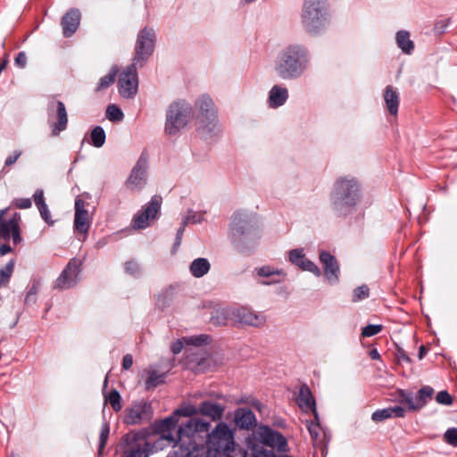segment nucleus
Segmentation results:
<instances>
[{"mask_svg":"<svg viewBox=\"0 0 457 457\" xmlns=\"http://www.w3.org/2000/svg\"><path fill=\"white\" fill-rule=\"evenodd\" d=\"M110 434V428L106 422H104L101 427L100 436H99V445L98 452L101 454L104 449L105 448L108 437Z\"/></svg>","mask_w":457,"mask_h":457,"instance_id":"obj_39","label":"nucleus"},{"mask_svg":"<svg viewBox=\"0 0 457 457\" xmlns=\"http://www.w3.org/2000/svg\"><path fill=\"white\" fill-rule=\"evenodd\" d=\"M200 113L197 117V129L204 135H210L219 130V123L212 100L209 96H202L198 101Z\"/></svg>","mask_w":457,"mask_h":457,"instance_id":"obj_4","label":"nucleus"},{"mask_svg":"<svg viewBox=\"0 0 457 457\" xmlns=\"http://www.w3.org/2000/svg\"><path fill=\"white\" fill-rule=\"evenodd\" d=\"M306 427L309 430L311 436L313 439H317L320 435V426L313 421H306Z\"/></svg>","mask_w":457,"mask_h":457,"instance_id":"obj_53","label":"nucleus"},{"mask_svg":"<svg viewBox=\"0 0 457 457\" xmlns=\"http://www.w3.org/2000/svg\"><path fill=\"white\" fill-rule=\"evenodd\" d=\"M135 63L129 66L121 74L119 79V91L123 97L133 96L137 90V75Z\"/></svg>","mask_w":457,"mask_h":457,"instance_id":"obj_14","label":"nucleus"},{"mask_svg":"<svg viewBox=\"0 0 457 457\" xmlns=\"http://www.w3.org/2000/svg\"><path fill=\"white\" fill-rule=\"evenodd\" d=\"M162 199L159 195H154L150 202L134 216L133 224L136 228H145L154 220L161 209Z\"/></svg>","mask_w":457,"mask_h":457,"instance_id":"obj_9","label":"nucleus"},{"mask_svg":"<svg viewBox=\"0 0 457 457\" xmlns=\"http://www.w3.org/2000/svg\"><path fill=\"white\" fill-rule=\"evenodd\" d=\"M106 400L109 402L111 406L115 411H119L121 409L120 395L117 390H112L109 393Z\"/></svg>","mask_w":457,"mask_h":457,"instance_id":"obj_42","label":"nucleus"},{"mask_svg":"<svg viewBox=\"0 0 457 457\" xmlns=\"http://www.w3.org/2000/svg\"><path fill=\"white\" fill-rule=\"evenodd\" d=\"M92 218L86 209V203L80 198L75 201L74 229L86 237L91 226ZM85 238H83L84 240Z\"/></svg>","mask_w":457,"mask_h":457,"instance_id":"obj_15","label":"nucleus"},{"mask_svg":"<svg viewBox=\"0 0 457 457\" xmlns=\"http://www.w3.org/2000/svg\"><path fill=\"white\" fill-rule=\"evenodd\" d=\"M106 117L112 121H120L123 119V112L114 104H111L106 109Z\"/></svg>","mask_w":457,"mask_h":457,"instance_id":"obj_40","label":"nucleus"},{"mask_svg":"<svg viewBox=\"0 0 457 457\" xmlns=\"http://www.w3.org/2000/svg\"><path fill=\"white\" fill-rule=\"evenodd\" d=\"M370 296V288L367 285L360 286L352 292V301L357 303Z\"/></svg>","mask_w":457,"mask_h":457,"instance_id":"obj_37","label":"nucleus"},{"mask_svg":"<svg viewBox=\"0 0 457 457\" xmlns=\"http://www.w3.org/2000/svg\"><path fill=\"white\" fill-rule=\"evenodd\" d=\"M27 63V56L25 53L20 52L15 58V64L21 68H24Z\"/></svg>","mask_w":457,"mask_h":457,"instance_id":"obj_57","label":"nucleus"},{"mask_svg":"<svg viewBox=\"0 0 457 457\" xmlns=\"http://www.w3.org/2000/svg\"><path fill=\"white\" fill-rule=\"evenodd\" d=\"M384 101L390 114L396 116L399 107V94L392 86H387L384 91Z\"/></svg>","mask_w":457,"mask_h":457,"instance_id":"obj_24","label":"nucleus"},{"mask_svg":"<svg viewBox=\"0 0 457 457\" xmlns=\"http://www.w3.org/2000/svg\"><path fill=\"white\" fill-rule=\"evenodd\" d=\"M398 46L405 54H411L414 48L413 42L410 39V33L406 30H400L396 34Z\"/></svg>","mask_w":457,"mask_h":457,"instance_id":"obj_31","label":"nucleus"},{"mask_svg":"<svg viewBox=\"0 0 457 457\" xmlns=\"http://www.w3.org/2000/svg\"><path fill=\"white\" fill-rule=\"evenodd\" d=\"M198 413V409L191 404L182 405L173 412V414L176 415V418L178 419L179 416L191 417Z\"/></svg>","mask_w":457,"mask_h":457,"instance_id":"obj_38","label":"nucleus"},{"mask_svg":"<svg viewBox=\"0 0 457 457\" xmlns=\"http://www.w3.org/2000/svg\"><path fill=\"white\" fill-rule=\"evenodd\" d=\"M433 395L434 389L429 386H424L419 390L417 398L421 408L428 403Z\"/></svg>","mask_w":457,"mask_h":457,"instance_id":"obj_35","label":"nucleus"},{"mask_svg":"<svg viewBox=\"0 0 457 457\" xmlns=\"http://www.w3.org/2000/svg\"><path fill=\"white\" fill-rule=\"evenodd\" d=\"M12 205L20 209H28L32 205L29 198H16L12 201Z\"/></svg>","mask_w":457,"mask_h":457,"instance_id":"obj_52","label":"nucleus"},{"mask_svg":"<svg viewBox=\"0 0 457 457\" xmlns=\"http://www.w3.org/2000/svg\"><path fill=\"white\" fill-rule=\"evenodd\" d=\"M444 437L447 444H449L453 446H455V447L457 446V428H448L445 431Z\"/></svg>","mask_w":457,"mask_h":457,"instance_id":"obj_50","label":"nucleus"},{"mask_svg":"<svg viewBox=\"0 0 457 457\" xmlns=\"http://www.w3.org/2000/svg\"><path fill=\"white\" fill-rule=\"evenodd\" d=\"M210 262L205 258H197L190 265V272L195 278H201L210 270Z\"/></svg>","mask_w":457,"mask_h":457,"instance_id":"obj_29","label":"nucleus"},{"mask_svg":"<svg viewBox=\"0 0 457 457\" xmlns=\"http://www.w3.org/2000/svg\"><path fill=\"white\" fill-rule=\"evenodd\" d=\"M247 224L246 220L245 219L244 215L240 213H237L232 217L231 224H230V230L231 235L234 238L239 237L241 234L244 233V229Z\"/></svg>","mask_w":457,"mask_h":457,"instance_id":"obj_32","label":"nucleus"},{"mask_svg":"<svg viewBox=\"0 0 457 457\" xmlns=\"http://www.w3.org/2000/svg\"><path fill=\"white\" fill-rule=\"evenodd\" d=\"M38 212L40 213L41 218L49 225L54 224V220H52L50 211L48 209L47 204H43L37 207Z\"/></svg>","mask_w":457,"mask_h":457,"instance_id":"obj_51","label":"nucleus"},{"mask_svg":"<svg viewBox=\"0 0 457 457\" xmlns=\"http://www.w3.org/2000/svg\"><path fill=\"white\" fill-rule=\"evenodd\" d=\"M310 56L307 50L298 45H292L278 55L275 70L278 75L289 79L299 77L307 69Z\"/></svg>","mask_w":457,"mask_h":457,"instance_id":"obj_1","label":"nucleus"},{"mask_svg":"<svg viewBox=\"0 0 457 457\" xmlns=\"http://www.w3.org/2000/svg\"><path fill=\"white\" fill-rule=\"evenodd\" d=\"M382 329H383V326L380 324H377V325L370 324L362 328L361 336L363 337H370L378 334L379 332H381Z\"/></svg>","mask_w":457,"mask_h":457,"instance_id":"obj_45","label":"nucleus"},{"mask_svg":"<svg viewBox=\"0 0 457 457\" xmlns=\"http://www.w3.org/2000/svg\"><path fill=\"white\" fill-rule=\"evenodd\" d=\"M14 270V261L10 260L4 268L0 269V287L6 286Z\"/></svg>","mask_w":457,"mask_h":457,"instance_id":"obj_33","label":"nucleus"},{"mask_svg":"<svg viewBox=\"0 0 457 457\" xmlns=\"http://www.w3.org/2000/svg\"><path fill=\"white\" fill-rule=\"evenodd\" d=\"M81 262L77 259L70 261L64 270L56 280V287L60 289L70 288L78 280Z\"/></svg>","mask_w":457,"mask_h":457,"instance_id":"obj_16","label":"nucleus"},{"mask_svg":"<svg viewBox=\"0 0 457 457\" xmlns=\"http://www.w3.org/2000/svg\"><path fill=\"white\" fill-rule=\"evenodd\" d=\"M427 353V350L425 348V346H420V351H419V359L421 360L423 358V356L426 354Z\"/></svg>","mask_w":457,"mask_h":457,"instance_id":"obj_63","label":"nucleus"},{"mask_svg":"<svg viewBox=\"0 0 457 457\" xmlns=\"http://www.w3.org/2000/svg\"><path fill=\"white\" fill-rule=\"evenodd\" d=\"M229 309H227V310H217L215 312V314H213L212 316V321L213 324L215 325H223L225 324L226 320H230V316L228 315V311Z\"/></svg>","mask_w":457,"mask_h":457,"instance_id":"obj_44","label":"nucleus"},{"mask_svg":"<svg viewBox=\"0 0 457 457\" xmlns=\"http://www.w3.org/2000/svg\"><path fill=\"white\" fill-rule=\"evenodd\" d=\"M145 407V406L142 403L133 404L129 409L126 411L124 422L129 425L139 423L143 419Z\"/></svg>","mask_w":457,"mask_h":457,"instance_id":"obj_28","label":"nucleus"},{"mask_svg":"<svg viewBox=\"0 0 457 457\" xmlns=\"http://www.w3.org/2000/svg\"><path fill=\"white\" fill-rule=\"evenodd\" d=\"M117 73H118V70L116 68H113L108 75L103 77L100 79L99 85L97 87V90H102V89L111 86L114 82Z\"/></svg>","mask_w":457,"mask_h":457,"instance_id":"obj_41","label":"nucleus"},{"mask_svg":"<svg viewBox=\"0 0 457 457\" xmlns=\"http://www.w3.org/2000/svg\"><path fill=\"white\" fill-rule=\"evenodd\" d=\"M208 336L200 335L195 337H183L187 345H202L208 343Z\"/></svg>","mask_w":457,"mask_h":457,"instance_id":"obj_48","label":"nucleus"},{"mask_svg":"<svg viewBox=\"0 0 457 457\" xmlns=\"http://www.w3.org/2000/svg\"><path fill=\"white\" fill-rule=\"evenodd\" d=\"M21 155V152L19 151V150H16L12 153V154H11L10 156H8L5 160V165L6 166H11L12 165L13 163L16 162V161L19 159V157Z\"/></svg>","mask_w":457,"mask_h":457,"instance_id":"obj_56","label":"nucleus"},{"mask_svg":"<svg viewBox=\"0 0 457 457\" xmlns=\"http://www.w3.org/2000/svg\"><path fill=\"white\" fill-rule=\"evenodd\" d=\"M91 144L95 147H101L105 142V132L103 128L96 127L90 134Z\"/></svg>","mask_w":457,"mask_h":457,"instance_id":"obj_34","label":"nucleus"},{"mask_svg":"<svg viewBox=\"0 0 457 457\" xmlns=\"http://www.w3.org/2000/svg\"><path fill=\"white\" fill-rule=\"evenodd\" d=\"M49 120L54 118L58 120L57 122H51L52 135L57 136L60 132L67 128L68 115L65 105L61 101H51L48 105Z\"/></svg>","mask_w":457,"mask_h":457,"instance_id":"obj_13","label":"nucleus"},{"mask_svg":"<svg viewBox=\"0 0 457 457\" xmlns=\"http://www.w3.org/2000/svg\"><path fill=\"white\" fill-rule=\"evenodd\" d=\"M12 252V248L7 244H3L0 245V256H4Z\"/></svg>","mask_w":457,"mask_h":457,"instance_id":"obj_60","label":"nucleus"},{"mask_svg":"<svg viewBox=\"0 0 457 457\" xmlns=\"http://www.w3.org/2000/svg\"><path fill=\"white\" fill-rule=\"evenodd\" d=\"M81 14L78 9H71L62 19V32L65 37H71L78 29L80 23Z\"/></svg>","mask_w":457,"mask_h":457,"instance_id":"obj_20","label":"nucleus"},{"mask_svg":"<svg viewBox=\"0 0 457 457\" xmlns=\"http://www.w3.org/2000/svg\"><path fill=\"white\" fill-rule=\"evenodd\" d=\"M288 97V92L286 87L274 86L269 94V104L270 107L276 108L285 104Z\"/></svg>","mask_w":457,"mask_h":457,"instance_id":"obj_25","label":"nucleus"},{"mask_svg":"<svg viewBox=\"0 0 457 457\" xmlns=\"http://www.w3.org/2000/svg\"><path fill=\"white\" fill-rule=\"evenodd\" d=\"M255 437L262 445L275 449L278 453L289 451L286 437L280 432L268 426H260L255 431Z\"/></svg>","mask_w":457,"mask_h":457,"instance_id":"obj_6","label":"nucleus"},{"mask_svg":"<svg viewBox=\"0 0 457 457\" xmlns=\"http://www.w3.org/2000/svg\"><path fill=\"white\" fill-rule=\"evenodd\" d=\"M133 364V358L130 354H126L122 360V367L124 370H129Z\"/></svg>","mask_w":457,"mask_h":457,"instance_id":"obj_59","label":"nucleus"},{"mask_svg":"<svg viewBox=\"0 0 457 457\" xmlns=\"http://www.w3.org/2000/svg\"><path fill=\"white\" fill-rule=\"evenodd\" d=\"M329 21L328 6L324 0H304L302 23L310 33H317L326 28Z\"/></svg>","mask_w":457,"mask_h":457,"instance_id":"obj_2","label":"nucleus"},{"mask_svg":"<svg viewBox=\"0 0 457 457\" xmlns=\"http://www.w3.org/2000/svg\"><path fill=\"white\" fill-rule=\"evenodd\" d=\"M125 270H126L127 273L131 274V275H136L140 270L139 265L134 261L127 262L125 263Z\"/></svg>","mask_w":457,"mask_h":457,"instance_id":"obj_54","label":"nucleus"},{"mask_svg":"<svg viewBox=\"0 0 457 457\" xmlns=\"http://www.w3.org/2000/svg\"><path fill=\"white\" fill-rule=\"evenodd\" d=\"M33 199L37 207L46 204L44 199V191L42 189H37L33 195Z\"/></svg>","mask_w":457,"mask_h":457,"instance_id":"obj_55","label":"nucleus"},{"mask_svg":"<svg viewBox=\"0 0 457 457\" xmlns=\"http://www.w3.org/2000/svg\"><path fill=\"white\" fill-rule=\"evenodd\" d=\"M164 380V373H158L156 370H150L149 377L145 381L146 388L155 387Z\"/></svg>","mask_w":457,"mask_h":457,"instance_id":"obj_36","label":"nucleus"},{"mask_svg":"<svg viewBox=\"0 0 457 457\" xmlns=\"http://www.w3.org/2000/svg\"><path fill=\"white\" fill-rule=\"evenodd\" d=\"M257 273L259 276L266 277V278L273 276V275H283L284 274L282 270L275 269L270 266H263V267L260 268L257 270Z\"/></svg>","mask_w":457,"mask_h":457,"instance_id":"obj_47","label":"nucleus"},{"mask_svg":"<svg viewBox=\"0 0 457 457\" xmlns=\"http://www.w3.org/2000/svg\"><path fill=\"white\" fill-rule=\"evenodd\" d=\"M189 107L184 103H173L170 105L165 123V131L170 135L176 134L187 122Z\"/></svg>","mask_w":457,"mask_h":457,"instance_id":"obj_5","label":"nucleus"},{"mask_svg":"<svg viewBox=\"0 0 457 457\" xmlns=\"http://www.w3.org/2000/svg\"><path fill=\"white\" fill-rule=\"evenodd\" d=\"M305 254L302 249H295L289 253V261L298 267L300 266L301 262H303Z\"/></svg>","mask_w":457,"mask_h":457,"instance_id":"obj_46","label":"nucleus"},{"mask_svg":"<svg viewBox=\"0 0 457 457\" xmlns=\"http://www.w3.org/2000/svg\"><path fill=\"white\" fill-rule=\"evenodd\" d=\"M361 199L362 194L358 181L354 179H345V209L357 206Z\"/></svg>","mask_w":457,"mask_h":457,"instance_id":"obj_18","label":"nucleus"},{"mask_svg":"<svg viewBox=\"0 0 457 457\" xmlns=\"http://www.w3.org/2000/svg\"><path fill=\"white\" fill-rule=\"evenodd\" d=\"M147 157L142 154L133 167L127 179V187L131 191H139L146 184Z\"/></svg>","mask_w":457,"mask_h":457,"instance_id":"obj_12","label":"nucleus"},{"mask_svg":"<svg viewBox=\"0 0 457 457\" xmlns=\"http://www.w3.org/2000/svg\"><path fill=\"white\" fill-rule=\"evenodd\" d=\"M230 320L235 323L253 327H262L266 323V316L262 312H255L246 307L232 308L228 311Z\"/></svg>","mask_w":457,"mask_h":457,"instance_id":"obj_10","label":"nucleus"},{"mask_svg":"<svg viewBox=\"0 0 457 457\" xmlns=\"http://www.w3.org/2000/svg\"><path fill=\"white\" fill-rule=\"evenodd\" d=\"M224 409L216 403L204 402L198 408L199 413L210 417L212 420H220L222 417Z\"/></svg>","mask_w":457,"mask_h":457,"instance_id":"obj_26","label":"nucleus"},{"mask_svg":"<svg viewBox=\"0 0 457 457\" xmlns=\"http://www.w3.org/2000/svg\"><path fill=\"white\" fill-rule=\"evenodd\" d=\"M398 395L399 403L407 405L409 411H414L421 409L417 396L415 397L412 393L399 390Z\"/></svg>","mask_w":457,"mask_h":457,"instance_id":"obj_30","label":"nucleus"},{"mask_svg":"<svg viewBox=\"0 0 457 457\" xmlns=\"http://www.w3.org/2000/svg\"><path fill=\"white\" fill-rule=\"evenodd\" d=\"M8 209L0 211V239L8 240L12 237L14 245H18L21 241L20 223L21 215L13 213L11 217L7 218Z\"/></svg>","mask_w":457,"mask_h":457,"instance_id":"obj_7","label":"nucleus"},{"mask_svg":"<svg viewBox=\"0 0 457 457\" xmlns=\"http://www.w3.org/2000/svg\"><path fill=\"white\" fill-rule=\"evenodd\" d=\"M185 341L182 339H179V340H177L176 342H174L172 345H171V352L174 353V354H177V353H179L183 348V345H184Z\"/></svg>","mask_w":457,"mask_h":457,"instance_id":"obj_58","label":"nucleus"},{"mask_svg":"<svg viewBox=\"0 0 457 457\" xmlns=\"http://www.w3.org/2000/svg\"><path fill=\"white\" fill-rule=\"evenodd\" d=\"M121 457H135V453L133 452H127Z\"/></svg>","mask_w":457,"mask_h":457,"instance_id":"obj_64","label":"nucleus"},{"mask_svg":"<svg viewBox=\"0 0 457 457\" xmlns=\"http://www.w3.org/2000/svg\"><path fill=\"white\" fill-rule=\"evenodd\" d=\"M299 268H301L303 270L310 271L317 277H320L321 275L320 268L306 257L304 258L303 262H301Z\"/></svg>","mask_w":457,"mask_h":457,"instance_id":"obj_43","label":"nucleus"},{"mask_svg":"<svg viewBox=\"0 0 457 457\" xmlns=\"http://www.w3.org/2000/svg\"><path fill=\"white\" fill-rule=\"evenodd\" d=\"M209 427V422L200 419H191L184 427L179 428V440H182L184 436L191 437L195 432H205Z\"/></svg>","mask_w":457,"mask_h":457,"instance_id":"obj_21","label":"nucleus"},{"mask_svg":"<svg viewBox=\"0 0 457 457\" xmlns=\"http://www.w3.org/2000/svg\"><path fill=\"white\" fill-rule=\"evenodd\" d=\"M253 412L247 409H238L235 412V422L240 428H249L255 422Z\"/></svg>","mask_w":457,"mask_h":457,"instance_id":"obj_27","label":"nucleus"},{"mask_svg":"<svg viewBox=\"0 0 457 457\" xmlns=\"http://www.w3.org/2000/svg\"><path fill=\"white\" fill-rule=\"evenodd\" d=\"M162 199L159 195H154L150 202L134 216L133 224L136 228H145L154 220L161 209Z\"/></svg>","mask_w":457,"mask_h":457,"instance_id":"obj_8","label":"nucleus"},{"mask_svg":"<svg viewBox=\"0 0 457 457\" xmlns=\"http://www.w3.org/2000/svg\"><path fill=\"white\" fill-rule=\"evenodd\" d=\"M436 401L439 404L449 406L453 403V397L447 391L443 390L437 393Z\"/></svg>","mask_w":457,"mask_h":457,"instance_id":"obj_49","label":"nucleus"},{"mask_svg":"<svg viewBox=\"0 0 457 457\" xmlns=\"http://www.w3.org/2000/svg\"><path fill=\"white\" fill-rule=\"evenodd\" d=\"M185 223L186 221L183 223V225L181 226V228H179L178 232H177V240H178V245L179 244V241L183 236V233H184V227H185Z\"/></svg>","mask_w":457,"mask_h":457,"instance_id":"obj_62","label":"nucleus"},{"mask_svg":"<svg viewBox=\"0 0 457 457\" xmlns=\"http://www.w3.org/2000/svg\"><path fill=\"white\" fill-rule=\"evenodd\" d=\"M154 47V31L152 29L145 28L137 36L134 63L141 64V62L152 54Z\"/></svg>","mask_w":457,"mask_h":457,"instance_id":"obj_11","label":"nucleus"},{"mask_svg":"<svg viewBox=\"0 0 457 457\" xmlns=\"http://www.w3.org/2000/svg\"><path fill=\"white\" fill-rule=\"evenodd\" d=\"M369 356H370L372 360H379V359H380V354H379L378 351L376 348H373V349H371V350L369 352Z\"/></svg>","mask_w":457,"mask_h":457,"instance_id":"obj_61","label":"nucleus"},{"mask_svg":"<svg viewBox=\"0 0 457 457\" xmlns=\"http://www.w3.org/2000/svg\"><path fill=\"white\" fill-rule=\"evenodd\" d=\"M178 422L179 419L172 413V415L162 420L157 427L158 431L162 435V438L173 446L177 445L179 442L181 441L179 437V431L176 436L172 435V431L175 429Z\"/></svg>","mask_w":457,"mask_h":457,"instance_id":"obj_19","label":"nucleus"},{"mask_svg":"<svg viewBox=\"0 0 457 457\" xmlns=\"http://www.w3.org/2000/svg\"><path fill=\"white\" fill-rule=\"evenodd\" d=\"M405 409L402 406H394L377 410L371 415V419L375 422H381L390 418H403L405 416Z\"/></svg>","mask_w":457,"mask_h":457,"instance_id":"obj_23","label":"nucleus"},{"mask_svg":"<svg viewBox=\"0 0 457 457\" xmlns=\"http://www.w3.org/2000/svg\"><path fill=\"white\" fill-rule=\"evenodd\" d=\"M206 442L215 452L229 453L235 447L234 432L226 423L220 422L208 434Z\"/></svg>","mask_w":457,"mask_h":457,"instance_id":"obj_3","label":"nucleus"},{"mask_svg":"<svg viewBox=\"0 0 457 457\" xmlns=\"http://www.w3.org/2000/svg\"><path fill=\"white\" fill-rule=\"evenodd\" d=\"M320 261L323 265L324 277L329 284H335L339 280L340 269L335 257L326 251L320 253Z\"/></svg>","mask_w":457,"mask_h":457,"instance_id":"obj_17","label":"nucleus"},{"mask_svg":"<svg viewBox=\"0 0 457 457\" xmlns=\"http://www.w3.org/2000/svg\"><path fill=\"white\" fill-rule=\"evenodd\" d=\"M299 407L304 411H312L317 419L316 403L308 386H302L297 398Z\"/></svg>","mask_w":457,"mask_h":457,"instance_id":"obj_22","label":"nucleus"}]
</instances>
